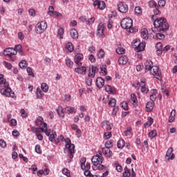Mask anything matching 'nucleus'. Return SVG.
<instances>
[{
    "label": "nucleus",
    "mask_w": 177,
    "mask_h": 177,
    "mask_svg": "<svg viewBox=\"0 0 177 177\" xmlns=\"http://www.w3.org/2000/svg\"><path fill=\"white\" fill-rule=\"evenodd\" d=\"M154 28H151L152 32L157 33V30L165 31L169 29V24L167 22V19L164 17L158 18L153 22Z\"/></svg>",
    "instance_id": "obj_1"
},
{
    "label": "nucleus",
    "mask_w": 177,
    "mask_h": 177,
    "mask_svg": "<svg viewBox=\"0 0 177 177\" xmlns=\"http://www.w3.org/2000/svg\"><path fill=\"white\" fill-rule=\"evenodd\" d=\"M1 90L0 93L5 95L7 97H15V93H12V88L9 87V82L6 79L0 81Z\"/></svg>",
    "instance_id": "obj_2"
},
{
    "label": "nucleus",
    "mask_w": 177,
    "mask_h": 177,
    "mask_svg": "<svg viewBox=\"0 0 177 177\" xmlns=\"http://www.w3.org/2000/svg\"><path fill=\"white\" fill-rule=\"evenodd\" d=\"M120 26L124 30H129V32H131V33L133 32V28H132V26H133V21H132V19L131 18L123 19L120 23Z\"/></svg>",
    "instance_id": "obj_3"
},
{
    "label": "nucleus",
    "mask_w": 177,
    "mask_h": 177,
    "mask_svg": "<svg viewBox=\"0 0 177 177\" xmlns=\"http://www.w3.org/2000/svg\"><path fill=\"white\" fill-rule=\"evenodd\" d=\"M48 28V24L45 21H41L39 23H37L35 26V32L36 34H43V32H45L46 31V29Z\"/></svg>",
    "instance_id": "obj_4"
},
{
    "label": "nucleus",
    "mask_w": 177,
    "mask_h": 177,
    "mask_svg": "<svg viewBox=\"0 0 177 177\" xmlns=\"http://www.w3.org/2000/svg\"><path fill=\"white\" fill-rule=\"evenodd\" d=\"M103 156L102 155V153L100 151L99 155H95L91 158V162L95 167H97L99 164L103 163Z\"/></svg>",
    "instance_id": "obj_5"
},
{
    "label": "nucleus",
    "mask_w": 177,
    "mask_h": 177,
    "mask_svg": "<svg viewBox=\"0 0 177 177\" xmlns=\"http://www.w3.org/2000/svg\"><path fill=\"white\" fill-rule=\"evenodd\" d=\"M3 55H4V56H8L10 57V60H12V62H16V59L12 58V56L17 55V52H16V50H15V49H13V48L9 47V48L4 49Z\"/></svg>",
    "instance_id": "obj_6"
},
{
    "label": "nucleus",
    "mask_w": 177,
    "mask_h": 177,
    "mask_svg": "<svg viewBox=\"0 0 177 177\" xmlns=\"http://www.w3.org/2000/svg\"><path fill=\"white\" fill-rule=\"evenodd\" d=\"M152 75H154L155 78L157 80H161V71H160V68L158 66H153L150 71Z\"/></svg>",
    "instance_id": "obj_7"
},
{
    "label": "nucleus",
    "mask_w": 177,
    "mask_h": 177,
    "mask_svg": "<svg viewBox=\"0 0 177 177\" xmlns=\"http://www.w3.org/2000/svg\"><path fill=\"white\" fill-rule=\"evenodd\" d=\"M137 85L140 86L142 93H148L149 87L146 86V81L145 79H142L140 83H137Z\"/></svg>",
    "instance_id": "obj_8"
},
{
    "label": "nucleus",
    "mask_w": 177,
    "mask_h": 177,
    "mask_svg": "<svg viewBox=\"0 0 177 177\" xmlns=\"http://www.w3.org/2000/svg\"><path fill=\"white\" fill-rule=\"evenodd\" d=\"M118 10L120 13H127L128 12V5L125 2H119L118 3Z\"/></svg>",
    "instance_id": "obj_9"
},
{
    "label": "nucleus",
    "mask_w": 177,
    "mask_h": 177,
    "mask_svg": "<svg viewBox=\"0 0 177 177\" xmlns=\"http://www.w3.org/2000/svg\"><path fill=\"white\" fill-rule=\"evenodd\" d=\"M133 46H135V50L137 52H142L145 50V47L146 46V44H145L144 42H140V41H135L133 44Z\"/></svg>",
    "instance_id": "obj_10"
},
{
    "label": "nucleus",
    "mask_w": 177,
    "mask_h": 177,
    "mask_svg": "<svg viewBox=\"0 0 177 177\" xmlns=\"http://www.w3.org/2000/svg\"><path fill=\"white\" fill-rule=\"evenodd\" d=\"M84 59V55L81 53H78L75 56L74 62L77 64V67H82V60Z\"/></svg>",
    "instance_id": "obj_11"
},
{
    "label": "nucleus",
    "mask_w": 177,
    "mask_h": 177,
    "mask_svg": "<svg viewBox=\"0 0 177 177\" xmlns=\"http://www.w3.org/2000/svg\"><path fill=\"white\" fill-rule=\"evenodd\" d=\"M104 24H100L97 29V35L101 38H103L104 37Z\"/></svg>",
    "instance_id": "obj_12"
},
{
    "label": "nucleus",
    "mask_w": 177,
    "mask_h": 177,
    "mask_svg": "<svg viewBox=\"0 0 177 177\" xmlns=\"http://www.w3.org/2000/svg\"><path fill=\"white\" fill-rule=\"evenodd\" d=\"M40 130L41 132H44L46 136L50 135V129H48V124H46V122H43V124H41Z\"/></svg>",
    "instance_id": "obj_13"
},
{
    "label": "nucleus",
    "mask_w": 177,
    "mask_h": 177,
    "mask_svg": "<svg viewBox=\"0 0 177 177\" xmlns=\"http://www.w3.org/2000/svg\"><path fill=\"white\" fill-rule=\"evenodd\" d=\"M93 6H97L98 9L103 10L106 8V3L102 1L95 0L93 2Z\"/></svg>",
    "instance_id": "obj_14"
},
{
    "label": "nucleus",
    "mask_w": 177,
    "mask_h": 177,
    "mask_svg": "<svg viewBox=\"0 0 177 177\" xmlns=\"http://www.w3.org/2000/svg\"><path fill=\"white\" fill-rule=\"evenodd\" d=\"M97 71H99V69L96 66H92L90 68V72L88 73L89 78H95V75H96Z\"/></svg>",
    "instance_id": "obj_15"
},
{
    "label": "nucleus",
    "mask_w": 177,
    "mask_h": 177,
    "mask_svg": "<svg viewBox=\"0 0 177 177\" xmlns=\"http://www.w3.org/2000/svg\"><path fill=\"white\" fill-rule=\"evenodd\" d=\"M75 73H77V74H81L82 75H85V73H86V67L78 66L77 68H75Z\"/></svg>",
    "instance_id": "obj_16"
},
{
    "label": "nucleus",
    "mask_w": 177,
    "mask_h": 177,
    "mask_svg": "<svg viewBox=\"0 0 177 177\" xmlns=\"http://www.w3.org/2000/svg\"><path fill=\"white\" fill-rule=\"evenodd\" d=\"M145 73H147L148 71H151V69L153 68V62L150 61V60H147L145 62Z\"/></svg>",
    "instance_id": "obj_17"
},
{
    "label": "nucleus",
    "mask_w": 177,
    "mask_h": 177,
    "mask_svg": "<svg viewBox=\"0 0 177 177\" xmlns=\"http://www.w3.org/2000/svg\"><path fill=\"white\" fill-rule=\"evenodd\" d=\"M102 153H103L104 156H105V157H108L109 158H110V157H111V156H113V151H111V150H110V148L103 147V148H102Z\"/></svg>",
    "instance_id": "obj_18"
},
{
    "label": "nucleus",
    "mask_w": 177,
    "mask_h": 177,
    "mask_svg": "<svg viewBox=\"0 0 177 177\" xmlns=\"http://www.w3.org/2000/svg\"><path fill=\"white\" fill-rule=\"evenodd\" d=\"M156 55H158V56H160V55H162V50H163L162 43L158 42L156 46Z\"/></svg>",
    "instance_id": "obj_19"
},
{
    "label": "nucleus",
    "mask_w": 177,
    "mask_h": 177,
    "mask_svg": "<svg viewBox=\"0 0 177 177\" xmlns=\"http://www.w3.org/2000/svg\"><path fill=\"white\" fill-rule=\"evenodd\" d=\"M105 91L109 95H114V93H115V88L110 85H106L105 86Z\"/></svg>",
    "instance_id": "obj_20"
},
{
    "label": "nucleus",
    "mask_w": 177,
    "mask_h": 177,
    "mask_svg": "<svg viewBox=\"0 0 177 177\" xmlns=\"http://www.w3.org/2000/svg\"><path fill=\"white\" fill-rule=\"evenodd\" d=\"M95 84L97 88H103L104 86V80L102 77H97Z\"/></svg>",
    "instance_id": "obj_21"
},
{
    "label": "nucleus",
    "mask_w": 177,
    "mask_h": 177,
    "mask_svg": "<svg viewBox=\"0 0 177 177\" xmlns=\"http://www.w3.org/2000/svg\"><path fill=\"white\" fill-rule=\"evenodd\" d=\"M176 117V109H172L170 115L169 117V122H174L175 121Z\"/></svg>",
    "instance_id": "obj_22"
},
{
    "label": "nucleus",
    "mask_w": 177,
    "mask_h": 177,
    "mask_svg": "<svg viewBox=\"0 0 177 177\" xmlns=\"http://www.w3.org/2000/svg\"><path fill=\"white\" fill-rule=\"evenodd\" d=\"M157 89H153L151 91L150 100L151 102H156V100L157 99Z\"/></svg>",
    "instance_id": "obj_23"
},
{
    "label": "nucleus",
    "mask_w": 177,
    "mask_h": 177,
    "mask_svg": "<svg viewBox=\"0 0 177 177\" xmlns=\"http://www.w3.org/2000/svg\"><path fill=\"white\" fill-rule=\"evenodd\" d=\"M119 64L124 66L128 63V57L124 55L119 58L118 59Z\"/></svg>",
    "instance_id": "obj_24"
},
{
    "label": "nucleus",
    "mask_w": 177,
    "mask_h": 177,
    "mask_svg": "<svg viewBox=\"0 0 177 177\" xmlns=\"http://www.w3.org/2000/svg\"><path fill=\"white\" fill-rule=\"evenodd\" d=\"M141 37L143 39H149V32L147 29L143 28L141 30Z\"/></svg>",
    "instance_id": "obj_25"
},
{
    "label": "nucleus",
    "mask_w": 177,
    "mask_h": 177,
    "mask_svg": "<svg viewBox=\"0 0 177 177\" xmlns=\"http://www.w3.org/2000/svg\"><path fill=\"white\" fill-rule=\"evenodd\" d=\"M65 64L68 67V68H73V66H74V62L68 57H66L65 59Z\"/></svg>",
    "instance_id": "obj_26"
},
{
    "label": "nucleus",
    "mask_w": 177,
    "mask_h": 177,
    "mask_svg": "<svg viewBox=\"0 0 177 177\" xmlns=\"http://www.w3.org/2000/svg\"><path fill=\"white\" fill-rule=\"evenodd\" d=\"M65 110L66 111V113H68V114H75V113H77V109H75V108L72 107V106H66L65 108Z\"/></svg>",
    "instance_id": "obj_27"
},
{
    "label": "nucleus",
    "mask_w": 177,
    "mask_h": 177,
    "mask_svg": "<svg viewBox=\"0 0 177 177\" xmlns=\"http://www.w3.org/2000/svg\"><path fill=\"white\" fill-rule=\"evenodd\" d=\"M154 107V102H148L146 104V110L148 112L151 111V110H153V108Z\"/></svg>",
    "instance_id": "obj_28"
},
{
    "label": "nucleus",
    "mask_w": 177,
    "mask_h": 177,
    "mask_svg": "<svg viewBox=\"0 0 177 177\" xmlns=\"http://www.w3.org/2000/svg\"><path fill=\"white\" fill-rule=\"evenodd\" d=\"M71 37L73 38V39H77L78 38V31H77L75 29H71Z\"/></svg>",
    "instance_id": "obj_29"
},
{
    "label": "nucleus",
    "mask_w": 177,
    "mask_h": 177,
    "mask_svg": "<svg viewBox=\"0 0 177 177\" xmlns=\"http://www.w3.org/2000/svg\"><path fill=\"white\" fill-rule=\"evenodd\" d=\"M109 106L110 107H115V104H117V100L115 98H110L109 102H108Z\"/></svg>",
    "instance_id": "obj_30"
},
{
    "label": "nucleus",
    "mask_w": 177,
    "mask_h": 177,
    "mask_svg": "<svg viewBox=\"0 0 177 177\" xmlns=\"http://www.w3.org/2000/svg\"><path fill=\"white\" fill-rule=\"evenodd\" d=\"M124 146H125V141L123 139L119 140L117 143L118 149H124Z\"/></svg>",
    "instance_id": "obj_31"
},
{
    "label": "nucleus",
    "mask_w": 177,
    "mask_h": 177,
    "mask_svg": "<svg viewBox=\"0 0 177 177\" xmlns=\"http://www.w3.org/2000/svg\"><path fill=\"white\" fill-rule=\"evenodd\" d=\"M153 122H154V120L151 118H149L148 121L144 124L145 128H149V127H151V125H153Z\"/></svg>",
    "instance_id": "obj_32"
},
{
    "label": "nucleus",
    "mask_w": 177,
    "mask_h": 177,
    "mask_svg": "<svg viewBox=\"0 0 177 177\" xmlns=\"http://www.w3.org/2000/svg\"><path fill=\"white\" fill-rule=\"evenodd\" d=\"M156 136H157V131L156 130L151 131L148 134V137L149 138V139H154V138H156Z\"/></svg>",
    "instance_id": "obj_33"
},
{
    "label": "nucleus",
    "mask_w": 177,
    "mask_h": 177,
    "mask_svg": "<svg viewBox=\"0 0 177 177\" xmlns=\"http://www.w3.org/2000/svg\"><path fill=\"white\" fill-rule=\"evenodd\" d=\"M131 100L133 102V106H136V104H138V98L134 93L131 94Z\"/></svg>",
    "instance_id": "obj_34"
},
{
    "label": "nucleus",
    "mask_w": 177,
    "mask_h": 177,
    "mask_svg": "<svg viewBox=\"0 0 177 177\" xmlns=\"http://www.w3.org/2000/svg\"><path fill=\"white\" fill-rule=\"evenodd\" d=\"M65 149H68L69 153H75L74 149H75V146L74 144H70L67 147H65Z\"/></svg>",
    "instance_id": "obj_35"
},
{
    "label": "nucleus",
    "mask_w": 177,
    "mask_h": 177,
    "mask_svg": "<svg viewBox=\"0 0 177 177\" xmlns=\"http://www.w3.org/2000/svg\"><path fill=\"white\" fill-rule=\"evenodd\" d=\"M19 66L20 68H27V61L22 59L19 63Z\"/></svg>",
    "instance_id": "obj_36"
},
{
    "label": "nucleus",
    "mask_w": 177,
    "mask_h": 177,
    "mask_svg": "<svg viewBox=\"0 0 177 177\" xmlns=\"http://www.w3.org/2000/svg\"><path fill=\"white\" fill-rule=\"evenodd\" d=\"M41 88L43 91V92H48L49 91V86L46 83H42L41 85Z\"/></svg>",
    "instance_id": "obj_37"
},
{
    "label": "nucleus",
    "mask_w": 177,
    "mask_h": 177,
    "mask_svg": "<svg viewBox=\"0 0 177 177\" xmlns=\"http://www.w3.org/2000/svg\"><path fill=\"white\" fill-rule=\"evenodd\" d=\"M36 94H37V99H41L44 95V92L41 90V88H37L36 90Z\"/></svg>",
    "instance_id": "obj_38"
},
{
    "label": "nucleus",
    "mask_w": 177,
    "mask_h": 177,
    "mask_svg": "<svg viewBox=\"0 0 177 177\" xmlns=\"http://www.w3.org/2000/svg\"><path fill=\"white\" fill-rule=\"evenodd\" d=\"M97 55L98 59H103L104 57V50L103 49H100L99 51L97 53Z\"/></svg>",
    "instance_id": "obj_39"
},
{
    "label": "nucleus",
    "mask_w": 177,
    "mask_h": 177,
    "mask_svg": "<svg viewBox=\"0 0 177 177\" xmlns=\"http://www.w3.org/2000/svg\"><path fill=\"white\" fill-rule=\"evenodd\" d=\"M3 64L4 65L6 68H7L8 70H12V68L13 67V66L12 65V64H10V62H8L6 61H3Z\"/></svg>",
    "instance_id": "obj_40"
},
{
    "label": "nucleus",
    "mask_w": 177,
    "mask_h": 177,
    "mask_svg": "<svg viewBox=\"0 0 177 177\" xmlns=\"http://www.w3.org/2000/svg\"><path fill=\"white\" fill-rule=\"evenodd\" d=\"M131 176V170L128 167L124 168V172L123 173V177H129Z\"/></svg>",
    "instance_id": "obj_41"
},
{
    "label": "nucleus",
    "mask_w": 177,
    "mask_h": 177,
    "mask_svg": "<svg viewBox=\"0 0 177 177\" xmlns=\"http://www.w3.org/2000/svg\"><path fill=\"white\" fill-rule=\"evenodd\" d=\"M111 147H113V140H107L105 142V148L111 149Z\"/></svg>",
    "instance_id": "obj_42"
},
{
    "label": "nucleus",
    "mask_w": 177,
    "mask_h": 177,
    "mask_svg": "<svg viewBox=\"0 0 177 177\" xmlns=\"http://www.w3.org/2000/svg\"><path fill=\"white\" fill-rule=\"evenodd\" d=\"M66 48L69 52H73V50H74V46L71 42L67 43V44L66 45Z\"/></svg>",
    "instance_id": "obj_43"
},
{
    "label": "nucleus",
    "mask_w": 177,
    "mask_h": 177,
    "mask_svg": "<svg viewBox=\"0 0 177 177\" xmlns=\"http://www.w3.org/2000/svg\"><path fill=\"white\" fill-rule=\"evenodd\" d=\"M49 140L50 142H53L56 138H57V134L55 133H53L52 134H50L49 136Z\"/></svg>",
    "instance_id": "obj_44"
},
{
    "label": "nucleus",
    "mask_w": 177,
    "mask_h": 177,
    "mask_svg": "<svg viewBox=\"0 0 177 177\" xmlns=\"http://www.w3.org/2000/svg\"><path fill=\"white\" fill-rule=\"evenodd\" d=\"M116 53L118 55H124V53H125V49L122 47H118L116 48Z\"/></svg>",
    "instance_id": "obj_45"
},
{
    "label": "nucleus",
    "mask_w": 177,
    "mask_h": 177,
    "mask_svg": "<svg viewBox=\"0 0 177 177\" xmlns=\"http://www.w3.org/2000/svg\"><path fill=\"white\" fill-rule=\"evenodd\" d=\"M62 174L66 175L67 177H71V175L70 174V170H68L67 168H64L62 169Z\"/></svg>",
    "instance_id": "obj_46"
},
{
    "label": "nucleus",
    "mask_w": 177,
    "mask_h": 177,
    "mask_svg": "<svg viewBox=\"0 0 177 177\" xmlns=\"http://www.w3.org/2000/svg\"><path fill=\"white\" fill-rule=\"evenodd\" d=\"M118 110H120V108L118 107V106H113V109L112 111L113 117H115V115H117V113H118Z\"/></svg>",
    "instance_id": "obj_47"
},
{
    "label": "nucleus",
    "mask_w": 177,
    "mask_h": 177,
    "mask_svg": "<svg viewBox=\"0 0 177 177\" xmlns=\"http://www.w3.org/2000/svg\"><path fill=\"white\" fill-rule=\"evenodd\" d=\"M174 152V148L172 147H169L168 149H167V151L166 153V158H169L171 153Z\"/></svg>",
    "instance_id": "obj_48"
},
{
    "label": "nucleus",
    "mask_w": 177,
    "mask_h": 177,
    "mask_svg": "<svg viewBox=\"0 0 177 177\" xmlns=\"http://www.w3.org/2000/svg\"><path fill=\"white\" fill-rule=\"evenodd\" d=\"M121 107L125 111H128V102H123L121 104Z\"/></svg>",
    "instance_id": "obj_49"
},
{
    "label": "nucleus",
    "mask_w": 177,
    "mask_h": 177,
    "mask_svg": "<svg viewBox=\"0 0 177 177\" xmlns=\"http://www.w3.org/2000/svg\"><path fill=\"white\" fill-rule=\"evenodd\" d=\"M59 117H62V118H64V112H63V109H59L56 110Z\"/></svg>",
    "instance_id": "obj_50"
},
{
    "label": "nucleus",
    "mask_w": 177,
    "mask_h": 177,
    "mask_svg": "<svg viewBox=\"0 0 177 177\" xmlns=\"http://www.w3.org/2000/svg\"><path fill=\"white\" fill-rule=\"evenodd\" d=\"M148 5L149 8H157V3L153 0L149 1Z\"/></svg>",
    "instance_id": "obj_51"
},
{
    "label": "nucleus",
    "mask_w": 177,
    "mask_h": 177,
    "mask_svg": "<svg viewBox=\"0 0 177 177\" xmlns=\"http://www.w3.org/2000/svg\"><path fill=\"white\" fill-rule=\"evenodd\" d=\"M26 71L28 73V75L30 76V77H34L35 75H34V73H32V68H31L30 67H28L26 68Z\"/></svg>",
    "instance_id": "obj_52"
},
{
    "label": "nucleus",
    "mask_w": 177,
    "mask_h": 177,
    "mask_svg": "<svg viewBox=\"0 0 177 177\" xmlns=\"http://www.w3.org/2000/svg\"><path fill=\"white\" fill-rule=\"evenodd\" d=\"M50 16H55V17H62L63 15L57 11H54L52 14H50Z\"/></svg>",
    "instance_id": "obj_53"
},
{
    "label": "nucleus",
    "mask_w": 177,
    "mask_h": 177,
    "mask_svg": "<svg viewBox=\"0 0 177 177\" xmlns=\"http://www.w3.org/2000/svg\"><path fill=\"white\" fill-rule=\"evenodd\" d=\"M111 132H106L104 134V140H107L111 138Z\"/></svg>",
    "instance_id": "obj_54"
},
{
    "label": "nucleus",
    "mask_w": 177,
    "mask_h": 177,
    "mask_svg": "<svg viewBox=\"0 0 177 177\" xmlns=\"http://www.w3.org/2000/svg\"><path fill=\"white\" fill-rule=\"evenodd\" d=\"M84 174L85 176H89V177H93V176H93V174H92L91 173V171H89V169H86L84 170Z\"/></svg>",
    "instance_id": "obj_55"
},
{
    "label": "nucleus",
    "mask_w": 177,
    "mask_h": 177,
    "mask_svg": "<svg viewBox=\"0 0 177 177\" xmlns=\"http://www.w3.org/2000/svg\"><path fill=\"white\" fill-rule=\"evenodd\" d=\"M131 131H132V127H128L127 130L124 131V136H131Z\"/></svg>",
    "instance_id": "obj_56"
},
{
    "label": "nucleus",
    "mask_w": 177,
    "mask_h": 177,
    "mask_svg": "<svg viewBox=\"0 0 177 177\" xmlns=\"http://www.w3.org/2000/svg\"><path fill=\"white\" fill-rule=\"evenodd\" d=\"M57 34L59 35L60 38H63V34H64V29L59 28L57 30Z\"/></svg>",
    "instance_id": "obj_57"
},
{
    "label": "nucleus",
    "mask_w": 177,
    "mask_h": 177,
    "mask_svg": "<svg viewBox=\"0 0 177 177\" xmlns=\"http://www.w3.org/2000/svg\"><path fill=\"white\" fill-rule=\"evenodd\" d=\"M94 22H95V17H91L87 19L86 24H87V26H91V24H93Z\"/></svg>",
    "instance_id": "obj_58"
},
{
    "label": "nucleus",
    "mask_w": 177,
    "mask_h": 177,
    "mask_svg": "<svg viewBox=\"0 0 177 177\" xmlns=\"http://www.w3.org/2000/svg\"><path fill=\"white\" fill-rule=\"evenodd\" d=\"M35 151L36 153H37V154H41L42 153V151H41V145H37L35 146Z\"/></svg>",
    "instance_id": "obj_59"
},
{
    "label": "nucleus",
    "mask_w": 177,
    "mask_h": 177,
    "mask_svg": "<svg viewBox=\"0 0 177 177\" xmlns=\"http://www.w3.org/2000/svg\"><path fill=\"white\" fill-rule=\"evenodd\" d=\"M135 13L136 15H141L142 13V8L138 6L135 8Z\"/></svg>",
    "instance_id": "obj_60"
},
{
    "label": "nucleus",
    "mask_w": 177,
    "mask_h": 177,
    "mask_svg": "<svg viewBox=\"0 0 177 177\" xmlns=\"http://www.w3.org/2000/svg\"><path fill=\"white\" fill-rule=\"evenodd\" d=\"M0 147L2 149H5V147H6V142L2 139H0Z\"/></svg>",
    "instance_id": "obj_61"
},
{
    "label": "nucleus",
    "mask_w": 177,
    "mask_h": 177,
    "mask_svg": "<svg viewBox=\"0 0 177 177\" xmlns=\"http://www.w3.org/2000/svg\"><path fill=\"white\" fill-rule=\"evenodd\" d=\"M28 13H29L30 16H32V17H35V10L30 8L28 10Z\"/></svg>",
    "instance_id": "obj_62"
},
{
    "label": "nucleus",
    "mask_w": 177,
    "mask_h": 177,
    "mask_svg": "<svg viewBox=\"0 0 177 177\" xmlns=\"http://www.w3.org/2000/svg\"><path fill=\"white\" fill-rule=\"evenodd\" d=\"M165 0H159L158 5V6H161L162 8H164V6H165Z\"/></svg>",
    "instance_id": "obj_63"
},
{
    "label": "nucleus",
    "mask_w": 177,
    "mask_h": 177,
    "mask_svg": "<svg viewBox=\"0 0 177 177\" xmlns=\"http://www.w3.org/2000/svg\"><path fill=\"white\" fill-rule=\"evenodd\" d=\"M13 49L17 52V54L19 51L21 50V46L20 44H17L15 46Z\"/></svg>",
    "instance_id": "obj_64"
}]
</instances>
